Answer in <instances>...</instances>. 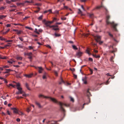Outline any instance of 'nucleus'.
I'll return each mask as SVG.
<instances>
[{
  "label": "nucleus",
  "mask_w": 124,
  "mask_h": 124,
  "mask_svg": "<svg viewBox=\"0 0 124 124\" xmlns=\"http://www.w3.org/2000/svg\"><path fill=\"white\" fill-rule=\"evenodd\" d=\"M89 89H88L87 91V95L88 97V99L89 101V102L88 103H84L83 104V108H84V106L85 105H86V104L88 105L90 102V98H89V97L90 96H91V95L90 94V93L89 92Z\"/></svg>",
  "instance_id": "20e7f679"
},
{
  "label": "nucleus",
  "mask_w": 124,
  "mask_h": 124,
  "mask_svg": "<svg viewBox=\"0 0 124 124\" xmlns=\"http://www.w3.org/2000/svg\"><path fill=\"white\" fill-rule=\"evenodd\" d=\"M29 48L30 49H33V47L31 46H29Z\"/></svg>",
  "instance_id": "69168bd1"
},
{
  "label": "nucleus",
  "mask_w": 124,
  "mask_h": 124,
  "mask_svg": "<svg viewBox=\"0 0 124 124\" xmlns=\"http://www.w3.org/2000/svg\"><path fill=\"white\" fill-rule=\"evenodd\" d=\"M5 70H6V71L4 72V73L5 74L6 73H8L10 72V71H13V70L10 69H6Z\"/></svg>",
  "instance_id": "f8f14e48"
},
{
  "label": "nucleus",
  "mask_w": 124,
  "mask_h": 124,
  "mask_svg": "<svg viewBox=\"0 0 124 124\" xmlns=\"http://www.w3.org/2000/svg\"><path fill=\"white\" fill-rule=\"evenodd\" d=\"M37 8L38 9V10H36L34 11V12L36 13H37L39 11H40V8L39 7H38L36 8Z\"/></svg>",
  "instance_id": "a878e982"
},
{
  "label": "nucleus",
  "mask_w": 124,
  "mask_h": 124,
  "mask_svg": "<svg viewBox=\"0 0 124 124\" xmlns=\"http://www.w3.org/2000/svg\"><path fill=\"white\" fill-rule=\"evenodd\" d=\"M32 54V53L31 52H30V53H28V54L27 55L29 56H31Z\"/></svg>",
  "instance_id": "4d7b16f0"
},
{
  "label": "nucleus",
  "mask_w": 124,
  "mask_h": 124,
  "mask_svg": "<svg viewBox=\"0 0 124 124\" xmlns=\"http://www.w3.org/2000/svg\"><path fill=\"white\" fill-rule=\"evenodd\" d=\"M79 11L78 12V13L79 14H82V11L80 9H78Z\"/></svg>",
  "instance_id": "c03bdc74"
},
{
  "label": "nucleus",
  "mask_w": 124,
  "mask_h": 124,
  "mask_svg": "<svg viewBox=\"0 0 124 124\" xmlns=\"http://www.w3.org/2000/svg\"><path fill=\"white\" fill-rule=\"evenodd\" d=\"M61 19L63 20H65L66 19V17H64L61 18Z\"/></svg>",
  "instance_id": "49530a36"
},
{
  "label": "nucleus",
  "mask_w": 124,
  "mask_h": 124,
  "mask_svg": "<svg viewBox=\"0 0 124 124\" xmlns=\"http://www.w3.org/2000/svg\"><path fill=\"white\" fill-rule=\"evenodd\" d=\"M35 68L36 69H38V71L39 73H41L42 72V71L43 70V69L41 67H35Z\"/></svg>",
  "instance_id": "39448f33"
},
{
  "label": "nucleus",
  "mask_w": 124,
  "mask_h": 124,
  "mask_svg": "<svg viewBox=\"0 0 124 124\" xmlns=\"http://www.w3.org/2000/svg\"><path fill=\"white\" fill-rule=\"evenodd\" d=\"M57 121H51L50 124H55L57 123Z\"/></svg>",
  "instance_id": "dca6fc26"
},
{
  "label": "nucleus",
  "mask_w": 124,
  "mask_h": 124,
  "mask_svg": "<svg viewBox=\"0 0 124 124\" xmlns=\"http://www.w3.org/2000/svg\"><path fill=\"white\" fill-rule=\"evenodd\" d=\"M88 60L89 61H91L92 62L93 61V59L92 58H89L88 59Z\"/></svg>",
  "instance_id": "8fccbe9b"
},
{
  "label": "nucleus",
  "mask_w": 124,
  "mask_h": 124,
  "mask_svg": "<svg viewBox=\"0 0 124 124\" xmlns=\"http://www.w3.org/2000/svg\"><path fill=\"white\" fill-rule=\"evenodd\" d=\"M6 16L4 15H0V19H2L3 18H5Z\"/></svg>",
  "instance_id": "c756f323"
},
{
  "label": "nucleus",
  "mask_w": 124,
  "mask_h": 124,
  "mask_svg": "<svg viewBox=\"0 0 124 124\" xmlns=\"http://www.w3.org/2000/svg\"><path fill=\"white\" fill-rule=\"evenodd\" d=\"M35 104L38 106L39 108H41V106L40 104V103L37 101L35 102Z\"/></svg>",
  "instance_id": "2eb2a0df"
},
{
  "label": "nucleus",
  "mask_w": 124,
  "mask_h": 124,
  "mask_svg": "<svg viewBox=\"0 0 124 124\" xmlns=\"http://www.w3.org/2000/svg\"><path fill=\"white\" fill-rule=\"evenodd\" d=\"M30 107H29V108H28L27 109H26V111L28 112H30L31 110L30 109Z\"/></svg>",
  "instance_id": "79ce46f5"
},
{
  "label": "nucleus",
  "mask_w": 124,
  "mask_h": 124,
  "mask_svg": "<svg viewBox=\"0 0 124 124\" xmlns=\"http://www.w3.org/2000/svg\"><path fill=\"white\" fill-rule=\"evenodd\" d=\"M89 70L90 71L91 73L90 74H92L93 73V70L91 69H89Z\"/></svg>",
  "instance_id": "09e8293b"
},
{
  "label": "nucleus",
  "mask_w": 124,
  "mask_h": 124,
  "mask_svg": "<svg viewBox=\"0 0 124 124\" xmlns=\"http://www.w3.org/2000/svg\"><path fill=\"white\" fill-rule=\"evenodd\" d=\"M70 101H72L73 102H74V99L72 98V97H70Z\"/></svg>",
  "instance_id": "c9c22d12"
},
{
  "label": "nucleus",
  "mask_w": 124,
  "mask_h": 124,
  "mask_svg": "<svg viewBox=\"0 0 124 124\" xmlns=\"http://www.w3.org/2000/svg\"><path fill=\"white\" fill-rule=\"evenodd\" d=\"M89 35V34L88 33H87L85 34V35L84 36L85 37H87Z\"/></svg>",
  "instance_id": "13d9d810"
},
{
  "label": "nucleus",
  "mask_w": 124,
  "mask_h": 124,
  "mask_svg": "<svg viewBox=\"0 0 124 124\" xmlns=\"http://www.w3.org/2000/svg\"><path fill=\"white\" fill-rule=\"evenodd\" d=\"M102 8H103L105 10V14L106 15V22L107 24V25H111L112 26L114 30L116 31H117V30L116 27L118 25V24H115L114 22H110L109 19L110 18V16L108 15V11L106 8L103 5L102 2L101 3V6L96 7L95 8H94L93 10H94L95 9H99Z\"/></svg>",
  "instance_id": "f257e3e1"
},
{
  "label": "nucleus",
  "mask_w": 124,
  "mask_h": 124,
  "mask_svg": "<svg viewBox=\"0 0 124 124\" xmlns=\"http://www.w3.org/2000/svg\"><path fill=\"white\" fill-rule=\"evenodd\" d=\"M10 31V29H8L7 31H6L5 32H4L3 33V34H6L7 33L8 31Z\"/></svg>",
  "instance_id": "473e14b6"
},
{
  "label": "nucleus",
  "mask_w": 124,
  "mask_h": 124,
  "mask_svg": "<svg viewBox=\"0 0 124 124\" xmlns=\"http://www.w3.org/2000/svg\"><path fill=\"white\" fill-rule=\"evenodd\" d=\"M58 27H54L53 28V29L54 30L57 31L59 30V29L58 28Z\"/></svg>",
  "instance_id": "2f4dec72"
},
{
  "label": "nucleus",
  "mask_w": 124,
  "mask_h": 124,
  "mask_svg": "<svg viewBox=\"0 0 124 124\" xmlns=\"http://www.w3.org/2000/svg\"><path fill=\"white\" fill-rule=\"evenodd\" d=\"M70 70H71V71H75V69L74 68H73V69L70 68Z\"/></svg>",
  "instance_id": "864d4df0"
},
{
  "label": "nucleus",
  "mask_w": 124,
  "mask_h": 124,
  "mask_svg": "<svg viewBox=\"0 0 124 124\" xmlns=\"http://www.w3.org/2000/svg\"><path fill=\"white\" fill-rule=\"evenodd\" d=\"M45 98H49L53 102L57 103L59 104L60 106V108L61 110L62 111L63 113H64L65 112V110L62 107L63 105H64L66 107H68L69 106V105H67L66 104L60 102L58 101L55 98H52L49 97H45Z\"/></svg>",
  "instance_id": "f03ea898"
},
{
  "label": "nucleus",
  "mask_w": 124,
  "mask_h": 124,
  "mask_svg": "<svg viewBox=\"0 0 124 124\" xmlns=\"http://www.w3.org/2000/svg\"><path fill=\"white\" fill-rule=\"evenodd\" d=\"M23 32V31H21V30L18 31H18H17V34H21V33H22Z\"/></svg>",
  "instance_id": "5701e85b"
},
{
  "label": "nucleus",
  "mask_w": 124,
  "mask_h": 124,
  "mask_svg": "<svg viewBox=\"0 0 124 124\" xmlns=\"http://www.w3.org/2000/svg\"><path fill=\"white\" fill-rule=\"evenodd\" d=\"M43 17V16L42 15L40 16L38 18V19L39 20H41L42 18V17Z\"/></svg>",
  "instance_id": "c85d7f7f"
},
{
  "label": "nucleus",
  "mask_w": 124,
  "mask_h": 124,
  "mask_svg": "<svg viewBox=\"0 0 124 124\" xmlns=\"http://www.w3.org/2000/svg\"><path fill=\"white\" fill-rule=\"evenodd\" d=\"M19 38L21 41H23V39L22 38L19 37Z\"/></svg>",
  "instance_id": "5fc2aeb1"
},
{
  "label": "nucleus",
  "mask_w": 124,
  "mask_h": 124,
  "mask_svg": "<svg viewBox=\"0 0 124 124\" xmlns=\"http://www.w3.org/2000/svg\"><path fill=\"white\" fill-rule=\"evenodd\" d=\"M15 61L13 59H11L9 60L8 61V62L10 64H12L13 63V62H15Z\"/></svg>",
  "instance_id": "1a4fd4ad"
},
{
  "label": "nucleus",
  "mask_w": 124,
  "mask_h": 124,
  "mask_svg": "<svg viewBox=\"0 0 124 124\" xmlns=\"http://www.w3.org/2000/svg\"><path fill=\"white\" fill-rule=\"evenodd\" d=\"M25 86L29 90H30V89L29 86V85L27 83H26L25 84Z\"/></svg>",
  "instance_id": "393cba45"
},
{
  "label": "nucleus",
  "mask_w": 124,
  "mask_h": 124,
  "mask_svg": "<svg viewBox=\"0 0 124 124\" xmlns=\"http://www.w3.org/2000/svg\"><path fill=\"white\" fill-rule=\"evenodd\" d=\"M16 58L17 60H21L22 59V58L21 57L17 56Z\"/></svg>",
  "instance_id": "4be33fe9"
},
{
  "label": "nucleus",
  "mask_w": 124,
  "mask_h": 124,
  "mask_svg": "<svg viewBox=\"0 0 124 124\" xmlns=\"http://www.w3.org/2000/svg\"><path fill=\"white\" fill-rule=\"evenodd\" d=\"M6 27H9L11 25L10 24H8L6 25Z\"/></svg>",
  "instance_id": "e2e57ef3"
},
{
  "label": "nucleus",
  "mask_w": 124,
  "mask_h": 124,
  "mask_svg": "<svg viewBox=\"0 0 124 124\" xmlns=\"http://www.w3.org/2000/svg\"><path fill=\"white\" fill-rule=\"evenodd\" d=\"M95 39L96 41L99 42L100 44H101L103 42V41H100L101 39V37L99 36H96L95 37Z\"/></svg>",
  "instance_id": "7ed1b4c3"
},
{
  "label": "nucleus",
  "mask_w": 124,
  "mask_h": 124,
  "mask_svg": "<svg viewBox=\"0 0 124 124\" xmlns=\"http://www.w3.org/2000/svg\"><path fill=\"white\" fill-rule=\"evenodd\" d=\"M11 44V43H8V44L6 45H5V46H4L5 47V48H6L7 47L10 46L9 45H10Z\"/></svg>",
  "instance_id": "bb28decb"
},
{
  "label": "nucleus",
  "mask_w": 124,
  "mask_h": 124,
  "mask_svg": "<svg viewBox=\"0 0 124 124\" xmlns=\"http://www.w3.org/2000/svg\"><path fill=\"white\" fill-rule=\"evenodd\" d=\"M108 34L111 37L113 38V39L114 40V41H115L116 42H118V41H117L116 39H115L114 38H113V35L111 34L109 32H108Z\"/></svg>",
  "instance_id": "9d476101"
},
{
  "label": "nucleus",
  "mask_w": 124,
  "mask_h": 124,
  "mask_svg": "<svg viewBox=\"0 0 124 124\" xmlns=\"http://www.w3.org/2000/svg\"><path fill=\"white\" fill-rule=\"evenodd\" d=\"M17 6H24V2L23 3H17Z\"/></svg>",
  "instance_id": "4468645a"
},
{
  "label": "nucleus",
  "mask_w": 124,
  "mask_h": 124,
  "mask_svg": "<svg viewBox=\"0 0 124 124\" xmlns=\"http://www.w3.org/2000/svg\"><path fill=\"white\" fill-rule=\"evenodd\" d=\"M9 7L10 8H13L14 7L16 8V6L15 5H11L9 6Z\"/></svg>",
  "instance_id": "3c124183"
},
{
  "label": "nucleus",
  "mask_w": 124,
  "mask_h": 124,
  "mask_svg": "<svg viewBox=\"0 0 124 124\" xmlns=\"http://www.w3.org/2000/svg\"><path fill=\"white\" fill-rule=\"evenodd\" d=\"M0 58L2 59H5L7 58V57L5 56L3 57H0Z\"/></svg>",
  "instance_id": "603ef678"
},
{
  "label": "nucleus",
  "mask_w": 124,
  "mask_h": 124,
  "mask_svg": "<svg viewBox=\"0 0 124 124\" xmlns=\"http://www.w3.org/2000/svg\"><path fill=\"white\" fill-rule=\"evenodd\" d=\"M33 75V74H31L29 75L25 74L24 75V76L28 78H30Z\"/></svg>",
  "instance_id": "ddd939ff"
},
{
  "label": "nucleus",
  "mask_w": 124,
  "mask_h": 124,
  "mask_svg": "<svg viewBox=\"0 0 124 124\" xmlns=\"http://www.w3.org/2000/svg\"><path fill=\"white\" fill-rule=\"evenodd\" d=\"M5 9L3 7H0V10H3Z\"/></svg>",
  "instance_id": "6e6d98bb"
},
{
  "label": "nucleus",
  "mask_w": 124,
  "mask_h": 124,
  "mask_svg": "<svg viewBox=\"0 0 124 124\" xmlns=\"http://www.w3.org/2000/svg\"><path fill=\"white\" fill-rule=\"evenodd\" d=\"M23 92V91H19L16 93V94H22Z\"/></svg>",
  "instance_id": "412c9836"
},
{
  "label": "nucleus",
  "mask_w": 124,
  "mask_h": 124,
  "mask_svg": "<svg viewBox=\"0 0 124 124\" xmlns=\"http://www.w3.org/2000/svg\"><path fill=\"white\" fill-rule=\"evenodd\" d=\"M6 2L8 3L9 4L11 2V0L10 1L8 0H6Z\"/></svg>",
  "instance_id": "a18cd8bd"
},
{
  "label": "nucleus",
  "mask_w": 124,
  "mask_h": 124,
  "mask_svg": "<svg viewBox=\"0 0 124 124\" xmlns=\"http://www.w3.org/2000/svg\"><path fill=\"white\" fill-rule=\"evenodd\" d=\"M47 76V74L46 72H45L43 76V78L44 79L46 78V76Z\"/></svg>",
  "instance_id": "9b49d317"
},
{
  "label": "nucleus",
  "mask_w": 124,
  "mask_h": 124,
  "mask_svg": "<svg viewBox=\"0 0 124 124\" xmlns=\"http://www.w3.org/2000/svg\"><path fill=\"white\" fill-rule=\"evenodd\" d=\"M55 36L56 37H59V36H61L60 34H57L56 33H55Z\"/></svg>",
  "instance_id": "ea45409f"
},
{
  "label": "nucleus",
  "mask_w": 124,
  "mask_h": 124,
  "mask_svg": "<svg viewBox=\"0 0 124 124\" xmlns=\"http://www.w3.org/2000/svg\"><path fill=\"white\" fill-rule=\"evenodd\" d=\"M49 21H46V23H45V24L47 26H49L50 25Z\"/></svg>",
  "instance_id": "6ab92c4d"
},
{
  "label": "nucleus",
  "mask_w": 124,
  "mask_h": 124,
  "mask_svg": "<svg viewBox=\"0 0 124 124\" xmlns=\"http://www.w3.org/2000/svg\"><path fill=\"white\" fill-rule=\"evenodd\" d=\"M3 67L4 68H8L9 67V66H3Z\"/></svg>",
  "instance_id": "338daca9"
},
{
  "label": "nucleus",
  "mask_w": 124,
  "mask_h": 124,
  "mask_svg": "<svg viewBox=\"0 0 124 124\" xmlns=\"http://www.w3.org/2000/svg\"><path fill=\"white\" fill-rule=\"evenodd\" d=\"M51 122V121H48L47 123V124H50Z\"/></svg>",
  "instance_id": "774afa93"
},
{
  "label": "nucleus",
  "mask_w": 124,
  "mask_h": 124,
  "mask_svg": "<svg viewBox=\"0 0 124 124\" xmlns=\"http://www.w3.org/2000/svg\"><path fill=\"white\" fill-rule=\"evenodd\" d=\"M54 73L55 75L56 76H58V73L57 71H54Z\"/></svg>",
  "instance_id": "37998d69"
},
{
  "label": "nucleus",
  "mask_w": 124,
  "mask_h": 124,
  "mask_svg": "<svg viewBox=\"0 0 124 124\" xmlns=\"http://www.w3.org/2000/svg\"><path fill=\"white\" fill-rule=\"evenodd\" d=\"M64 83V81L62 78H61V81L59 82V84L60 85V84H61L62 83Z\"/></svg>",
  "instance_id": "72a5a7b5"
},
{
  "label": "nucleus",
  "mask_w": 124,
  "mask_h": 124,
  "mask_svg": "<svg viewBox=\"0 0 124 124\" xmlns=\"http://www.w3.org/2000/svg\"><path fill=\"white\" fill-rule=\"evenodd\" d=\"M46 46L47 47H48L50 48H51V46L49 45H46Z\"/></svg>",
  "instance_id": "0e129e2a"
},
{
  "label": "nucleus",
  "mask_w": 124,
  "mask_h": 124,
  "mask_svg": "<svg viewBox=\"0 0 124 124\" xmlns=\"http://www.w3.org/2000/svg\"><path fill=\"white\" fill-rule=\"evenodd\" d=\"M17 114L20 115H24V113L22 112H20L19 113L18 112V113H17Z\"/></svg>",
  "instance_id": "58836bf2"
},
{
  "label": "nucleus",
  "mask_w": 124,
  "mask_h": 124,
  "mask_svg": "<svg viewBox=\"0 0 124 124\" xmlns=\"http://www.w3.org/2000/svg\"><path fill=\"white\" fill-rule=\"evenodd\" d=\"M84 80H85V81H84V83L85 84H86L87 83V82L86 81V78H84Z\"/></svg>",
  "instance_id": "e433bc0d"
},
{
  "label": "nucleus",
  "mask_w": 124,
  "mask_h": 124,
  "mask_svg": "<svg viewBox=\"0 0 124 124\" xmlns=\"http://www.w3.org/2000/svg\"><path fill=\"white\" fill-rule=\"evenodd\" d=\"M110 79V78H109V79H108V80H107L106 82V83L105 84V83H102L101 84H100V85H101L102 84H105L106 85H108V84L109 83V82H108V80L109 79Z\"/></svg>",
  "instance_id": "b1692460"
},
{
  "label": "nucleus",
  "mask_w": 124,
  "mask_h": 124,
  "mask_svg": "<svg viewBox=\"0 0 124 124\" xmlns=\"http://www.w3.org/2000/svg\"><path fill=\"white\" fill-rule=\"evenodd\" d=\"M88 14L90 18H92L94 17V15L93 14L88 13Z\"/></svg>",
  "instance_id": "a211bd4d"
},
{
  "label": "nucleus",
  "mask_w": 124,
  "mask_h": 124,
  "mask_svg": "<svg viewBox=\"0 0 124 124\" xmlns=\"http://www.w3.org/2000/svg\"><path fill=\"white\" fill-rule=\"evenodd\" d=\"M83 54V53L80 51H79L76 53V55H77L79 57H80Z\"/></svg>",
  "instance_id": "6e6552de"
},
{
  "label": "nucleus",
  "mask_w": 124,
  "mask_h": 124,
  "mask_svg": "<svg viewBox=\"0 0 124 124\" xmlns=\"http://www.w3.org/2000/svg\"><path fill=\"white\" fill-rule=\"evenodd\" d=\"M25 28L26 29H29V30H33V29H32V28H31L30 27H28V26H26L25 27Z\"/></svg>",
  "instance_id": "f704fd0d"
},
{
  "label": "nucleus",
  "mask_w": 124,
  "mask_h": 124,
  "mask_svg": "<svg viewBox=\"0 0 124 124\" xmlns=\"http://www.w3.org/2000/svg\"><path fill=\"white\" fill-rule=\"evenodd\" d=\"M45 97H46V96H44V95H42V94H40L39 95V98L43 97L45 98H45Z\"/></svg>",
  "instance_id": "7c9ffc66"
},
{
  "label": "nucleus",
  "mask_w": 124,
  "mask_h": 124,
  "mask_svg": "<svg viewBox=\"0 0 124 124\" xmlns=\"http://www.w3.org/2000/svg\"><path fill=\"white\" fill-rule=\"evenodd\" d=\"M16 86H17V89L19 90V91H23L22 90V88L20 87L19 86H20V83H16Z\"/></svg>",
  "instance_id": "423d86ee"
},
{
  "label": "nucleus",
  "mask_w": 124,
  "mask_h": 124,
  "mask_svg": "<svg viewBox=\"0 0 124 124\" xmlns=\"http://www.w3.org/2000/svg\"><path fill=\"white\" fill-rule=\"evenodd\" d=\"M114 58L112 56V57H111V58L110 59V61H113V60Z\"/></svg>",
  "instance_id": "bf43d9fd"
},
{
  "label": "nucleus",
  "mask_w": 124,
  "mask_h": 124,
  "mask_svg": "<svg viewBox=\"0 0 124 124\" xmlns=\"http://www.w3.org/2000/svg\"><path fill=\"white\" fill-rule=\"evenodd\" d=\"M50 28H51L53 27V28L54 27H58V26L57 25H52L51 26H49Z\"/></svg>",
  "instance_id": "cd10ccee"
},
{
  "label": "nucleus",
  "mask_w": 124,
  "mask_h": 124,
  "mask_svg": "<svg viewBox=\"0 0 124 124\" xmlns=\"http://www.w3.org/2000/svg\"><path fill=\"white\" fill-rule=\"evenodd\" d=\"M17 46H18L19 48H23V46L20 45H17Z\"/></svg>",
  "instance_id": "de8ad7c7"
},
{
  "label": "nucleus",
  "mask_w": 124,
  "mask_h": 124,
  "mask_svg": "<svg viewBox=\"0 0 124 124\" xmlns=\"http://www.w3.org/2000/svg\"><path fill=\"white\" fill-rule=\"evenodd\" d=\"M34 5L38 6H41V4L40 3H36Z\"/></svg>",
  "instance_id": "a19ab883"
},
{
  "label": "nucleus",
  "mask_w": 124,
  "mask_h": 124,
  "mask_svg": "<svg viewBox=\"0 0 124 124\" xmlns=\"http://www.w3.org/2000/svg\"><path fill=\"white\" fill-rule=\"evenodd\" d=\"M46 21L45 19H44L43 21V22L45 24V23H46Z\"/></svg>",
  "instance_id": "052dcab7"
},
{
  "label": "nucleus",
  "mask_w": 124,
  "mask_h": 124,
  "mask_svg": "<svg viewBox=\"0 0 124 124\" xmlns=\"http://www.w3.org/2000/svg\"><path fill=\"white\" fill-rule=\"evenodd\" d=\"M11 109L13 110V112L14 113L17 114L18 113V110L15 108H12Z\"/></svg>",
  "instance_id": "0eeeda50"
},
{
  "label": "nucleus",
  "mask_w": 124,
  "mask_h": 124,
  "mask_svg": "<svg viewBox=\"0 0 124 124\" xmlns=\"http://www.w3.org/2000/svg\"><path fill=\"white\" fill-rule=\"evenodd\" d=\"M16 121L18 122H19L20 121V119L19 118H18L16 119Z\"/></svg>",
  "instance_id": "680f3d73"
},
{
  "label": "nucleus",
  "mask_w": 124,
  "mask_h": 124,
  "mask_svg": "<svg viewBox=\"0 0 124 124\" xmlns=\"http://www.w3.org/2000/svg\"><path fill=\"white\" fill-rule=\"evenodd\" d=\"M89 49V48H87V49L86 50V51L87 54H88L89 55H90L91 54L90 53Z\"/></svg>",
  "instance_id": "f3484780"
},
{
  "label": "nucleus",
  "mask_w": 124,
  "mask_h": 124,
  "mask_svg": "<svg viewBox=\"0 0 124 124\" xmlns=\"http://www.w3.org/2000/svg\"><path fill=\"white\" fill-rule=\"evenodd\" d=\"M73 48L74 50H77L78 48L76 46L74 45H72Z\"/></svg>",
  "instance_id": "aec40b11"
},
{
  "label": "nucleus",
  "mask_w": 124,
  "mask_h": 124,
  "mask_svg": "<svg viewBox=\"0 0 124 124\" xmlns=\"http://www.w3.org/2000/svg\"><path fill=\"white\" fill-rule=\"evenodd\" d=\"M7 114L9 116H11V113L9 112V110H7Z\"/></svg>",
  "instance_id": "4c0bfd02"
}]
</instances>
